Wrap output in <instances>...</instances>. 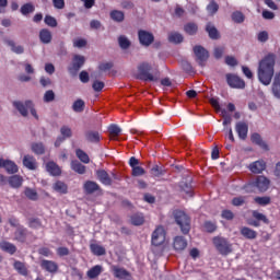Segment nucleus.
Instances as JSON below:
<instances>
[{
    "label": "nucleus",
    "instance_id": "obj_1",
    "mask_svg": "<svg viewBox=\"0 0 280 280\" xmlns=\"http://www.w3.org/2000/svg\"><path fill=\"white\" fill-rule=\"evenodd\" d=\"M276 62H277V56L275 54H269L266 57H264L258 63V69H257L258 80L265 86H269L270 82H272V78H275Z\"/></svg>",
    "mask_w": 280,
    "mask_h": 280
},
{
    "label": "nucleus",
    "instance_id": "obj_2",
    "mask_svg": "<svg viewBox=\"0 0 280 280\" xmlns=\"http://www.w3.org/2000/svg\"><path fill=\"white\" fill-rule=\"evenodd\" d=\"M174 219L176 224L179 225V229L184 235H187L189 231H191V219L185 211L183 210H175L173 212Z\"/></svg>",
    "mask_w": 280,
    "mask_h": 280
},
{
    "label": "nucleus",
    "instance_id": "obj_3",
    "mask_svg": "<svg viewBox=\"0 0 280 280\" xmlns=\"http://www.w3.org/2000/svg\"><path fill=\"white\" fill-rule=\"evenodd\" d=\"M152 65L148 62H142L138 66V78L139 80H144V82H156L159 77L156 71H152Z\"/></svg>",
    "mask_w": 280,
    "mask_h": 280
},
{
    "label": "nucleus",
    "instance_id": "obj_4",
    "mask_svg": "<svg viewBox=\"0 0 280 280\" xmlns=\"http://www.w3.org/2000/svg\"><path fill=\"white\" fill-rule=\"evenodd\" d=\"M13 106L18 109L22 117H27V115H33L36 119H38V114L36 113V108L34 107V102L27 100L23 101H14Z\"/></svg>",
    "mask_w": 280,
    "mask_h": 280
},
{
    "label": "nucleus",
    "instance_id": "obj_5",
    "mask_svg": "<svg viewBox=\"0 0 280 280\" xmlns=\"http://www.w3.org/2000/svg\"><path fill=\"white\" fill-rule=\"evenodd\" d=\"M212 242L220 255L226 256L233 253V245L229 242V240L221 236H215Z\"/></svg>",
    "mask_w": 280,
    "mask_h": 280
},
{
    "label": "nucleus",
    "instance_id": "obj_6",
    "mask_svg": "<svg viewBox=\"0 0 280 280\" xmlns=\"http://www.w3.org/2000/svg\"><path fill=\"white\" fill-rule=\"evenodd\" d=\"M151 242L153 246H161L165 242V229L158 226L152 233Z\"/></svg>",
    "mask_w": 280,
    "mask_h": 280
},
{
    "label": "nucleus",
    "instance_id": "obj_7",
    "mask_svg": "<svg viewBox=\"0 0 280 280\" xmlns=\"http://www.w3.org/2000/svg\"><path fill=\"white\" fill-rule=\"evenodd\" d=\"M226 82L232 89H244L246 83L235 74H226Z\"/></svg>",
    "mask_w": 280,
    "mask_h": 280
},
{
    "label": "nucleus",
    "instance_id": "obj_8",
    "mask_svg": "<svg viewBox=\"0 0 280 280\" xmlns=\"http://www.w3.org/2000/svg\"><path fill=\"white\" fill-rule=\"evenodd\" d=\"M194 54L197 58V61L201 66L205 62H207V60H209V51H207V49H205V47H202V46H195L194 47Z\"/></svg>",
    "mask_w": 280,
    "mask_h": 280
},
{
    "label": "nucleus",
    "instance_id": "obj_9",
    "mask_svg": "<svg viewBox=\"0 0 280 280\" xmlns=\"http://www.w3.org/2000/svg\"><path fill=\"white\" fill-rule=\"evenodd\" d=\"M110 272L114 275L115 279H128V277H130V273L128 270H126V268L124 267H119L117 265H112L110 266Z\"/></svg>",
    "mask_w": 280,
    "mask_h": 280
},
{
    "label": "nucleus",
    "instance_id": "obj_10",
    "mask_svg": "<svg viewBox=\"0 0 280 280\" xmlns=\"http://www.w3.org/2000/svg\"><path fill=\"white\" fill-rule=\"evenodd\" d=\"M139 36V42L144 46V47H150L154 43V35L148 31H139L138 32Z\"/></svg>",
    "mask_w": 280,
    "mask_h": 280
},
{
    "label": "nucleus",
    "instance_id": "obj_11",
    "mask_svg": "<svg viewBox=\"0 0 280 280\" xmlns=\"http://www.w3.org/2000/svg\"><path fill=\"white\" fill-rule=\"evenodd\" d=\"M0 167L5 170L8 174H16L19 166L12 160L0 159Z\"/></svg>",
    "mask_w": 280,
    "mask_h": 280
},
{
    "label": "nucleus",
    "instance_id": "obj_12",
    "mask_svg": "<svg viewBox=\"0 0 280 280\" xmlns=\"http://www.w3.org/2000/svg\"><path fill=\"white\" fill-rule=\"evenodd\" d=\"M254 183L258 191H268V188L270 187V180L265 176H257Z\"/></svg>",
    "mask_w": 280,
    "mask_h": 280
},
{
    "label": "nucleus",
    "instance_id": "obj_13",
    "mask_svg": "<svg viewBox=\"0 0 280 280\" xmlns=\"http://www.w3.org/2000/svg\"><path fill=\"white\" fill-rule=\"evenodd\" d=\"M40 268L46 270V272H50L51 275H56V272H58V264L54 260H42Z\"/></svg>",
    "mask_w": 280,
    "mask_h": 280
},
{
    "label": "nucleus",
    "instance_id": "obj_14",
    "mask_svg": "<svg viewBox=\"0 0 280 280\" xmlns=\"http://www.w3.org/2000/svg\"><path fill=\"white\" fill-rule=\"evenodd\" d=\"M235 130L238 135V138L243 141L246 139V137H248V124L244 121H238L236 122Z\"/></svg>",
    "mask_w": 280,
    "mask_h": 280
},
{
    "label": "nucleus",
    "instance_id": "obj_15",
    "mask_svg": "<svg viewBox=\"0 0 280 280\" xmlns=\"http://www.w3.org/2000/svg\"><path fill=\"white\" fill-rule=\"evenodd\" d=\"M23 165L31 171L38 170V162L36 161V158L30 154L24 155Z\"/></svg>",
    "mask_w": 280,
    "mask_h": 280
},
{
    "label": "nucleus",
    "instance_id": "obj_16",
    "mask_svg": "<svg viewBox=\"0 0 280 280\" xmlns=\"http://www.w3.org/2000/svg\"><path fill=\"white\" fill-rule=\"evenodd\" d=\"M96 176L103 185L110 186L113 185V178H110V175H108V172L105 170H98L96 171Z\"/></svg>",
    "mask_w": 280,
    "mask_h": 280
},
{
    "label": "nucleus",
    "instance_id": "obj_17",
    "mask_svg": "<svg viewBox=\"0 0 280 280\" xmlns=\"http://www.w3.org/2000/svg\"><path fill=\"white\" fill-rule=\"evenodd\" d=\"M271 93H272L273 97H277V100H280V72H277L273 75Z\"/></svg>",
    "mask_w": 280,
    "mask_h": 280
},
{
    "label": "nucleus",
    "instance_id": "obj_18",
    "mask_svg": "<svg viewBox=\"0 0 280 280\" xmlns=\"http://www.w3.org/2000/svg\"><path fill=\"white\" fill-rule=\"evenodd\" d=\"M46 171L49 172L51 176H60V174H62V170H60V166L54 161L46 163Z\"/></svg>",
    "mask_w": 280,
    "mask_h": 280
},
{
    "label": "nucleus",
    "instance_id": "obj_19",
    "mask_svg": "<svg viewBox=\"0 0 280 280\" xmlns=\"http://www.w3.org/2000/svg\"><path fill=\"white\" fill-rule=\"evenodd\" d=\"M83 189L85 194H95V191H100V184L93 180H88L83 185Z\"/></svg>",
    "mask_w": 280,
    "mask_h": 280
},
{
    "label": "nucleus",
    "instance_id": "obj_20",
    "mask_svg": "<svg viewBox=\"0 0 280 280\" xmlns=\"http://www.w3.org/2000/svg\"><path fill=\"white\" fill-rule=\"evenodd\" d=\"M52 38L54 36L51 35V31L47 28H43L39 31V40L40 43H44V45H49Z\"/></svg>",
    "mask_w": 280,
    "mask_h": 280
},
{
    "label": "nucleus",
    "instance_id": "obj_21",
    "mask_svg": "<svg viewBox=\"0 0 280 280\" xmlns=\"http://www.w3.org/2000/svg\"><path fill=\"white\" fill-rule=\"evenodd\" d=\"M249 170L253 174H261L266 170V162L256 161L249 165Z\"/></svg>",
    "mask_w": 280,
    "mask_h": 280
},
{
    "label": "nucleus",
    "instance_id": "obj_22",
    "mask_svg": "<svg viewBox=\"0 0 280 280\" xmlns=\"http://www.w3.org/2000/svg\"><path fill=\"white\" fill-rule=\"evenodd\" d=\"M103 272L104 267H102V265H96L88 270L86 276L89 277V279H97V277H100V275H102Z\"/></svg>",
    "mask_w": 280,
    "mask_h": 280
},
{
    "label": "nucleus",
    "instance_id": "obj_23",
    "mask_svg": "<svg viewBox=\"0 0 280 280\" xmlns=\"http://www.w3.org/2000/svg\"><path fill=\"white\" fill-rule=\"evenodd\" d=\"M173 246L176 250H185L187 248V240L183 236H176Z\"/></svg>",
    "mask_w": 280,
    "mask_h": 280
},
{
    "label": "nucleus",
    "instance_id": "obj_24",
    "mask_svg": "<svg viewBox=\"0 0 280 280\" xmlns=\"http://www.w3.org/2000/svg\"><path fill=\"white\" fill-rule=\"evenodd\" d=\"M9 185L13 187V189H19L23 185V177L20 175H13L9 177Z\"/></svg>",
    "mask_w": 280,
    "mask_h": 280
},
{
    "label": "nucleus",
    "instance_id": "obj_25",
    "mask_svg": "<svg viewBox=\"0 0 280 280\" xmlns=\"http://www.w3.org/2000/svg\"><path fill=\"white\" fill-rule=\"evenodd\" d=\"M85 59L84 56L75 55L73 57V63H72V69L74 71H80L82 67L84 66Z\"/></svg>",
    "mask_w": 280,
    "mask_h": 280
},
{
    "label": "nucleus",
    "instance_id": "obj_26",
    "mask_svg": "<svg viewBox=\"0 0 280 280\" xmlns=\"http://www.w3.org/2000/svg\"><path fill=\"white\" fill-rule=\"evenodd\" d=\"M130 222L133 226H141L145 222V218L142 213H135L130 217Z\"/></svg>",
    "mask_w": 280,
    "mask_h": 280
},
{
    "label": "nucleus",
    "instance_id": "obj_27",
    "mask_svg": "<svg viewBox=\"0 0 280 280\" xmlns=\"http://www.w3.org/2000/svg\"><path fill=\"white\" fill-rule=\"evenodd\" d=\"M71 170L77 174H86V166L80 163L78 160L71 162Z\"/></svg>",
    "mask_w": 280,
    "mask_h": 280
},
{
    "label": "nucleus",
    "instance_id": "obj_28",
    "mask_svg": "<svg viewBox=\"0 0 280 280\" xmlns=\"http://www.w3.org/2000/svg\"><path fill=\"white\" fill-rule=\"evenodd\" d=\"M250 139H252V143L259 145V148H262V150H268V144L264 142L259 133H253Z\"/></svg>",
    "mask_w": 280,
    "mask_h": 280
},
{
    "label": "nucleus",
    "instance_id": "obj_29",
    "mask_svg": "<svg viewBox=\"0 0 280 280\" xmlns=\"http://www.w3.org/2000/svg\"><path fill=\"white\" fill-rule=\"evenodd\" d=\"M206 31L208 32L210 38H212V40H218V38H220V33L218 32V28H215V26H213V24L208 23L206 26Z\"/></svg>",
    "mask_w": 280,
    "mask_h": 280
},
{
    "label": "nucleus",
    "instance_id": "obj_30",
    "mask_svg": "<svg viewBox=\"0 0 280 280\" xmlns=\"http://www.w3.org/2000/svg\"><path fill=\"white\" fill-rule=\"evenodd\" d=\"M90 250L93 253V255H96L97 257H102L103 255H106V248L98 244H91Z\"/></svg>",
    "mask_w": 280,
    "mask_h": 280
},
{
    "label": "nucleus",
    "instance_id": "obj_31",
    "mask_svg": "<svg viewBox=\"0 0 280 280\" xmlns=\"http://www.w3.org/2000/svg\"><path fill=\"white\" fill-rule=\"evenodd\" d=\"M85 139L86 141H89L90 143H100V132L97 131H86L85 132Z\"/></svg>",
    "mask_w": 280,
    "mask_h": 280
},
{
    "label": "nucleus",
    "instance_id": "obj_32",
    "mask_svg": "<svg viewBox=\"0 0 280 280\" xmlns=\"http://www.w3.org/2000/svg\"><path fill=\"white\" fill-rule=\"evenodd\" d=\"M27 238V230L23 226H19L15 231V240L18 242H25V240Z\"/></svg>",
    "mask_w": 280,
    "mask_h": 280
},
{
    "label": "nucleus",
    "instance_id": "obj_33",
    "mask_svg": "<svg viewBox=\"0 0 280 280\" xmlns=\"http://www.w3.org/2000/svg\"><path fill=\"white\" fill-rule=\"evenodd\" d=\"M109 16L113 21L116 23H124V19H126V15L124 14L122 11L119 10H114L109 13Z\"/></svg>",
    "mask_w": 280,
    "mask_h": 280
},
{
    "label": "nucleus",
    "instance_id": "obj_34",
    "mask_svg": "<svg viewBox=\"0 0 280 280\" xmlns=\"http://www.w3.org/2000/svg\"><path fill=\"white\" fill-rule=\"evenodd\" d=\"M0 248L5 253H9V255H14V253H16V246L10 242H2Z\"/></svg>",
    "mask_w": 280,
    "mask_h": 280
},
{
    "label": "nucleus",
    "instance_id": "obj_35",
    "mask_svg": "<svg viewBox=\"0 0 280 280\" xmlns=\"http://www.w3.org/2000/svg\"><path fill=\"white\" fill-rule=\"evenodd\" d=\"M184 37L178 32H172L168 34V42L174 43L175 45H178L179 43H183Z\"/></svg>",
    "mask_w": 280,
    "mask_h": 280
},
{
    "label": "nucleus",
    "instance_id": "obj_36",
    "mask_svg": "<svg viewBox=\"0 0 280 280\" xmlns=\"http://www.w3.org/2000/svg\"><path fill=\"white\" fill-rule=\"evenodd\" d=\"M241 234L243 235V237H246L247 240H255L257 237V233L249 228H242Z\"/></svg>",
    "mask_w": 280,
    "mask_h": 280
},
{
    "label": "nucleus",
    "instance_id": "obj_37",
    "mask_svg": "<svg viewBox=\"0 0 280 280\" xmlns=\"http://www.w3.org/2000/svg\"><path fill=\"white\" fill-rule=\"evenodd\" d=\"M31 150L34 154L40 155L45 152V144L43 142H34L31 145Z\"/></svg>",
    "mask_w": 280,
    "mask_h": 280
},
{
    "label": "nucleus",
    "instance_id": "obj_38",
    "mask_svg": "<svg viewBox=\"0 0 280 280\" xmlns=\"http://www.w3.org/2000/svg\"><path fill=\"white\" fill-rule=\"evenodd\" d=\"M184 31L186 34H189V36H194V34L198 32V25L194 22H189L184 26Z\"/></svg>",
    "mask_w": 280,
    "mask_h": 280
},
{
    "label": "nucleus",
    "instance_id": "obj_39",
    "mask_svg": "<svg viewBox=\"0 0 280 280\" xmlns=\"http://www.w3.org/2000/svg\"><path fill=\"white\" fill-rule=\"evenodd\" d=\"M52 189H55L58 194H67L68 187L65 182L58 180L54 184Z\"/></svg>",
    "mask_w": 280,
    "mask_h": 280
},
{
    "label": "nucleus",
    "instance_id": "obj_40",
    "mask_svg": "<svg viewBox=\"0 0 280 280\" xmlns=\"http://www.w3.org/2000/svg\"><path fill=\"white\" fill-rule=\"evenodd\" d=\"M84 101L82 98H79L72 104V110L74 113H84Z\"/></svg>",
    "mask_w": 280,
    "mask_h": 280
},
{
    "label": "nucleus",
    "instance_id": "obj_41",
    "mask_svg": "<svg viewBox=\"0 0 280 280\" xmlns=\"http://www.w3.org/2000/svg\"><path fill=\"white\" fill-rule=\"evenodd\" d=\"M75 154L78 156V159L85 164L91 163V159L89 158V154H86V152H84L82 149H78L75 151Z\"/></svg>",
    "mask_w": 280,
    "mask_h": 280
},
{
    "label": "nucleus",
    "instance_id": "obj_42",
    "mask_svg": "<svg viewBox=\"0 0 280 280\" xmlns=\"http://www.w3.org/2000/svg\"><path fill=\"white\" fill-rule=\"evenodd\" d=\"M34 10H36V8L32 3H26L21 7V13L24 16H27V14H32L34 12Z\"/></svg>",
    "mask_w": 280,
    "mask_h": 280
},
{
    "label": "nucleus",
    "instance_id": "obj_43",
    "mask_svg": "<svg viewBox=\"0 0 280 280\" xmlns=\"http://www.w3.org/2000/svg\"><path fill=\"white\" fill-rule=\"evenodd\" d=\"M180 189H182V191H184V194H186V196H190V197L194 196V188L191 187L190 184L182 182Z\"/></svg>",
    "mask_w": 280,
    "mask_h": 280
},
{
    "label": "nucleus",
    "instance_id": "obj_44",
    "mask_svg": "<svg viewBox=\"0 0 280 280\" xmlns=\"http://www.w3.org/2000/svg\"><path fill=\"white\" fill-rule=\"evenodd\" d=\"M7 45H9V47H11V49L14 54H23V51H25L23 46H21V45L16 46V44H14V40H8Z\"/></svg>",
    "mask_w": 280,
    "mask_h": 280
},
{
    "label": "nucleus",
    "instance_id": "obj_45",
    "mask_svg": "<svg viewBox=\"0 0 280 280\" xmlns=\"http://www.w3.org/2000/svg\"><path fill=\"white\" fill-rule=\"evenodd\" d=\"M60 133L63 139H71V137H73V131L68 126H62Z\"/></svg>",
    "mask_w": 280,
    "mask_h": 280
},
{
    "label": "nucleus",
    "instance_id": "obj_46",
    "mask_svg": "<svg viewBox=\"0 0 280 280\" xmlns=\"http://www.w3.org/2000/svg\"><path fill=\"white\" fill-rule=\"evenodd\" d=\"M24 194H25L26 198H28V200H38V192H36V190H34L32 188H26L24 190Z\"/></svg>",
    "mask_w": 280,
    "mask_h": 280
},
{
    "label": "nucleus",
    "instance_id": "obj_47",
    "mask_svg": "<svg viewBox=\"0 0 280 280\" xmlns=\"http://www.w3.org/2000/svg\"><path fill=\"white\" fill-rule=\"evenodd\" d=\"M253 218H255L256 220H258L259 222H264L265 224H269L270 221L268 220V218L261 213V212H258V211H254L253 212Z\"/></svg>",
    "mask_w": 280,
    "mask_h": 280
},
{
    "label": "nucleus",
    "instance_id": "obj_48",
    "mask_svg": "<svg viewBox=\"0 0 280 280\" xmlns=\"http://www.w3.org/2000/svg\"><path fill=\"white\" fill-rule=\"evenodd\" d=\"M44 22L49 27H58V21H56V18H54L51 15H46L45 19H44Z\"/></svg>",
    "mask_w": 280,
    "mask_h": 280
},
{
    "label": "nucleus",
    "instance_id": "obj_49",
    "mask_svg": "<svg viewBox=\"0 0 280 280\" xmlns=\"http://www.w3.org/2000/svg\"><path fill=\"white\" fill-rule=\"evenodd\" d=\"M14 268L15 270H18V272H20V275H24V276L27 275V268H25V264L21 261H15Z\"/></svg>",
    "mask_w": 280,
    "mask_h": 280
},
{
    "label": "nucleus",
    "instance_id": "obj_50",
    "mask_svg": "<svg viewBox=\"0 0 280 280\" xmlns=\"http://www.w3.org/2000/svg\"><path fill=\"white\" fill-rule=\"evenodd\" d=\"M203 229L207 231V233H213L218 229V225L211 221H206Z\"/></svg>",
    "mask_w": 280,
    "mask_h": 280
},
{
    "label": "nucleus",
    "instance_id": "obj_51",
    "mask_svg": "<svg viewBox=\"0 0 280 280\" xmlns=\"http://www.w3.org/2000/svg\"><path fill=\"white\" fill-rule=\"evenodd\" d=\"M232 21H234V23H244V13L235 11L232 13Z\"/></svg>",
    "mask_w": 280,
    "mask_h": 280
},
{
    "label": "nucleus",
    "instance_id": "obj_52",
    "mask_svg": "<svg viewBox=\"0 0 280 280\" xmlns=\"http://www.w3.org/2000/svg\"><path fill=\"white\" fill-rule=\"evenodd\" d=\"M255 203L260 205V207H266L267 205H270V197H256Z\"/></svg>",
    "mask_w": 280,
    "mask_h": 280
},
{
    "label": "nucleus",
    "instance_id": "obj_53",
    "mask_svg": "<svg viewBox=\"0 0 280 280\" xmlns=\"http://www.w3.org/2000/svg\"><path fill=\"white\" fill-rule=\"evenodd\" d=\"M221 117L223 118V126H229L233 121V118L230 116L229 112L226 109H223L221 112Z\"/></svg>",
    "mask_w": 280,
    "mask_h": 280
},
{
    "label": "nucleus",
    "instance_id": "obj_54",
    "mask_svg": "<svg viewBox=\"0 0 280 280\" xmlns=\"http://www.w3.org/2000/svg\"><path fill=\"white\" fill-rule=\"evenodd\" d=\"M232 205H233L234 207H242V206L246 205V197H243V196H241V197H234V198L232 199Z\"/></svg>",
    "mask_w": 280,
    "mask_h": 280
},
{
    "label": "nucleus",
    "instance_id": "obj_55",
    "mask_svg": "<svg viewBox=\"0 0 280 280\" xmlns=\"http://www.w3.org/2000/svg\"><path fill=\"white\" fill-rule=\"evenodd\" d=\"M28 226L31 229H40V226H43V223L40 222V219L32 218L28 220Z\"/></svg>",
    "mask_w": 280,
    "mask_h": 280
},
{
    "label": "nucleus",
    "instance_id": "obj_56",
    "mask_svg": "<svg viewBox=\"0 0 280 280\" xmlns=\"http://www.w3.org/2000/svg\"><path fill=\"white\" fill-rule=\"evenodd\" d=\"M108 130L112 137H119V135L121 133V128H119V126L117 125L109 126Z\"/></svg>",
    "mask_w": 280,
    "mask_h": 280
},
{
    "label": "nucleus",
    "instance_id": "obj_57",
    "mask_svg": "<svg viewBox=\"0 0 280 280\" xmlns=\"http://www.w3.org/2000/svg\"><path fill=\"white\" fill-rule=\"evenodd\" d=\"M218 10H220V7L215 1H211L207 7V11L209 12V14H215Z\"/></svg>",
    "mask_w": 280,
    "mask_h": 280
},
{
    "label": "nucleus",
    "instance_id": "obj_58",
    "mask_svg": "<svg viewBox=\"0 0 280 280\" xmlns=\"http://www.w3.org/2000/svg\"><path fill=\"white\" fill-rule=\"evenodd\" d=\"M118 43L121 49H128V47H130V40L127 39L126 36H120Z\"/></svg>",
    "mask_w": 280,
    "mask_h": 280
},
{
    "label": "nucleus",
    "instance_id": "obj_59",
    "mask_svg": "<svg viewBox=\"0 0 280 280\" xmlns=\"http://www.w3.org/2000/svg\"><path fill=\"white\" fill-rule=\"evenodd\" d=\"M55 100L56 94L51 90L46 91V93L44 94V102L49 103L54 102Z\"/></svg>",
    "mask_w": 280,
    "mask_h": 280
},
{
    "label": "nucleus",
    "instance_id": "obj_60",
    "mask_svg": "<svg viewBox=\"0 0 280 280\" xmlns=\"http://www.w3.org/2000/svg\"><path fill=\"white\" fill-rule=\"evenodd\" d=\"M244 189L246 194H255V191H257V186L255 185V180L245 185Z\"/></svg>",
    "mask_w": 280,
    "mask_h": 280
},
{
    "label": "nucleus",
    "instance_id": "obj_61",
    "mask_svg": "<svg viewBox=\"0 0 280 280\" xmlns=\"http://www.w3.org/2000/svg\"><path fill=\"white\" fill-rule=\"evenodd\" d=\"M210 104L214 108L215 113H222L224 110V108L220 107L218 98H211Z\"/></svg>",
    "mask_w": 280,
    "mask_h": 280
},
{
    "label": "nucleus",
    "instance_id": "obj_62",
    "mask_svg": "<svg viewBox=\"0 0 280 280\" xmlns=\"http://www.w3.org/2000/svg\"><path fill=\"white\" fill-rule=\"evenodd\" d=\"M73 47H78V49H82V47H86V39H82V38L73 39Z\"/></svg>",
    "mask_w": 280,
    "mask_h": 280
},
{
    "label": "nucleus",
    "instance_id": "obj_63",
    "mask_svg": "<svg viewBox=\"0 0 280 280\" xmlns=\"http://www.w3.org/2000/svg\"><path fill=\"white\" fill-rule=\"evenodd\" d=\"M132 176H143V174H145V170L141 166H135L132 168Z\"/></svg>",
    "mask_w": 280,
    "mask_h": 280
},
{
    "label": "nucleus",
    "instance_id": "obj_64",
    "mask_svg": "<svg viewBox=\"0 0 280 280\" xmlns=\"http://www.w3.org/2000/svg\"><path fill=\"white\" fill-rule=\"evenodd\" d=\"M92 89L94 91H96L97 93H100V91H102V89H104V82L102 81H94L93 85H92Z\"/></svg>",
    "mask_w": 280,
    "mask_h": 280
}]
</instances>
